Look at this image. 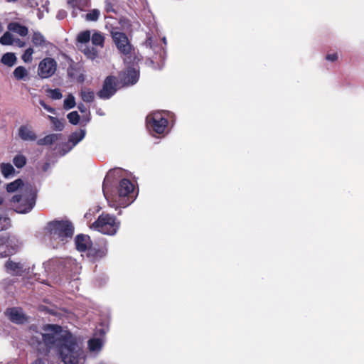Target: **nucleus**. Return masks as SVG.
Returning a JSON list of instances; mask_svg holds the SVG:
<instances>
[{
	"instance_id": "1",
	"label": "nucleus",
	"mask_w": 364,
	"mask_h": 364,
	"mask_svg": "<svg viewBox=\"0 0 364 364\" xmlns=\"http://www.w3.org/2000/svg\"><path fill=\"white\" fill-rule=\"evenodd\" d=\"M44 330L51 333L36 331L29 339V345L38 353L47 355L52 348H55L65 364H77L78 346L75 338L70 331H65L57 324H47Z\"/></svg>"
},
{
	"instance_id": "2",
	"label": "nucleus",
	"mask_w": 364,
	"mask_h": 364,
	"mask_svg": "<svg viewBox=\"0 0 364 364\" xmlns=\"http://www.w3.org/2000/svg\"><path fill=\"white\" fill-rule=\"evenodd\" d=\"M37 200V191L33 188L21 190L11 197H9V204L10 210H14L18 214H27L30 213L36 205Z\"/></svg>"
},
{
	"instance_id": "3",
	"label": "nucleus",
	"mask_w": 364,
	"mask_h": 364,
	"mask_svg": "<svg viewBox=\"0 0 364 364\" xmlns=\"http://www.w3.org/2000/svg\"><path fill=\"white\" fill-rule=\"evenodd\" d=\"M47 229L51 240H58L65 244L72 239L75 228L70 220H55L48 223Z\"/></svg>"
},
{
	"instance_id": "4",
	"label": "nucleus",
	"mask_w": 364,
	"mask_h": 364,
	"mask_svg": "<svg viewBox=\"0 0 364 364\" xmlns=\"http://www.w3.org/2000/svg\"><path fill=\"white\" fill-rule=\"evenodd\" d=\"M119 226L120 222L114 215L103 212L92 224L91 228L104 235H114L117 233Z\"/></svg>"
},
{
	"instance_id": "5",
	"label": "nucleus",
	"mask_w": 364,
	"mask_h": 364,
	"mask_svg": "<svg viewBox=\"0 0 364 364\" xmlns=\"http://www.w3.org/2000/svg\"><path fill=\"white\" fill-rule=\"evenodd\" d=\"M18 247V240L15 236L8 234L0 235V258L14 255Z\"/></svg>"
},
{
	"instance_id": "6",
	"label": "nucleus",
	"mask_w": 364,
	"mask_h": 364,
	"mask_svg": "<svg viewBox=\"0 0 364 364\" xmlns=\"http://www.w3.org/2000/svg\"><path fill=\"white\" fill-rule=\"evenodd\" d=\"M168 119L159 112L154 113L146 117L147 128L156 134H164L168 127Z\"/></svg>"
},
{
	"instance_id": "7",
	"label": "nucleus",
	"mask_w": 364,
	"mask_h": 364,
	"mask_svg": "<svg viewBox=\"0 0 364 364\" xmlns=\"http://www.w3.org/2000/svg\"><path fill=\"white\" fill-rule=\"evenodd\" d=\"M112 38L119 52L124 55H129L133 49L126 33L120 31H112Z\"/></svg>"
},
{
	"instance_id": "8",
	"label": "nucleus",
	"mask_w": 364,
	"mask_h": 364,
	"mask_svg": "<svg viewBox=\"0 0 364 364\" xmlns=\"http://www.w3.org/2000/svg\"><path fill=\"white\" fill-rule=\"evenodd\" d=\"M117 92V78L113 75L107 76L103 82L102 89L97 93L100 99L107 100Z\"/></svg>"
},
{
	"instance_id": "9",
	"label": "nucleus",
	"mask_w": 364,
	"mask_h": 364,
	"mask_svg": "<svg viewBox=\"0 0 364 364\" xmlns=\"http://www.w3.org/2000/svg\"><path fill=\"white\" fill-rule=\"evenodd\" d=\"M56 69V61L52 58H46L39 63L38 74L41 78H48L54 75Z\"/></svg>"
},
{
	"instance_id": "10",
	"label": "nucleus",
	"mask_w": 364,
	"mask_h": 364,
	"mask_svg": "<svg viewBox=\"0 0 364 364\" xmlns=\"http://www.w3.org/2000/svg\"><path fill=\"white\" fill-rule=\"evenodd\" d=\"M134 186L130 180L127 178H123L119 181L118 186V194L120 198L127 197V204L133 202L134 196L133 191Z\"/></svg>"
},
{
	"instance_id": "11",
	"label": "nucleus",
	"mask_w": 364,
	"mask_h": 364,
	"mask_svg": "<svg viewBox=\"0 0 364 364\" xmlns=\"http://www.w3.org/2000/svg\"><path fill=\"white\" fill-rule=\"evenodd\" d=\"M5 315L11 322L16 324H23L28 321V317L20 307L8 308L5 311Z\"/></svg>"
},
{
	"instance_id": "12",
	"label": "nucleus",
	"mask_w": 364,
	"mask_h": 364,
	"mask_svg": "<svg viewBox=\"0 0 364 364\" xmlns=\"http://www.w3.org/2000/svg\"><path fill=\"white\" fill-rule=\"evenodd\" d=\"M87 255L93 261L99 260L106 256L107 249L106 245H99L92 244L90 247L86 251Z\"/></svg>"
},
{
	"instance_id": "13",
	"label": "nucleus",
	"mask_w": 364,
	"mask_h": 364,
	"mask_svg": "<svg viewBox=\"0 0 364 364\" xmlns=\"http://www.w3.org/2000/svg\"><path fill=\"white\" fill-rule=\"evenodd\" d=\"M18 136L23 141H36L37 134L31 126L28 124L21 125L18 129Z\"/></svg>"
},
{
	"instance_id": "14",
	"label": "nucleus",
	"mask_w": 364,
	"mask_h": 364,
	"mask_svg": "<svg viewBox=\"0 0 364 364\" xmlns=\"http://www.w3.org/2000/svg\"><path fill=\"white\" fill-rule=\"evenodd\" d=\"M75 244L77 251L85 252L90 247L92 242L89 235L80 234L75 237Z\"/></svg>"
},
{
	"instance_id": "15",
	"label": "nucleus",
	"mask_w": 364,
	"mask_h": 364,
	"mask_svg": "<svg viewBox=\"0 0 364 364\" xmlns=\"http://www.w3.org/2000/svg\"><path fill=\"white\" fill-rule=\"evenodd\" d=\"M85 136V131L80 129L73 132L68 139V143L65 144L68 146V151L71 150L77 144H78Z\"/></svg>"
},
{
	"instance_id": "16",
	"label": "nucleus",
	"mask_w": 364,
	"mask_h": 364,
	"mask_svg": "<svg viewBox=\"0 0 364 364\" xmlns=\"http://www.w3.org/2000/svg\"><path fill=\"white\" fill-rule=\"evenodd\" d=\"M4 267L6 272L13 275H21L23 272V265L20 262H16L11 259L6 261Z\"/></svg>"
},
{
	"instance_id": "17",
	"label": "nucleus",
	"mask_w": 364,
	"mask_h": 364,
	"mask_svg": "<svg viewBox=\"0 0 364 364\" xmlns=\"http://www.w3.org/2000/svg\"><path fill=\"white\" fill-rule=\"evenodd\" d=\"M8 29L21 37H25L28 33V28L26 26L21 25L18 22H11L8 25Z\"/></svg>"
},
{
	"instance_id": "18",
	"label": "nucleus",
	"mask_w": 364,
	"mask_h": 364,
	"mask_svg": "<svg viewBox=\"0 0 364 364\" xmlns=\"http://www.w3.org/2000/svg\"><path fill=\"white\" fill-rule=\"evenodd\" d=\"M139 77V73L134 68H128L124 73V81L126 84L134 85L135 84Z\"/></svg>"
},
{
	"instance_id": "19",
	"label": "nucleus",
	"mask_w": 364,
	"mask_h": 364,
	"mask_svg": "<svg viewBox=\"0 0 364 364\" xmlns=\"http://www.w3.org/2000/svg\"><path fill=\"white\" fill-rule=\"evenodd\" d=\"M60 134H50L46 136L39 139L37 141V144L39 146H48L53 144L59 139Z\"/></svg>"
},
{
	"instance_id": "20",
	"label": "nucleus",
	"mask_w": 364,
	"mask_h": 364,
	"mask_svg": "<svg viewBox=\"0 0 364 364\" xmlns=\"http://www.w3.org/2000/svg\"><path fill=\"white\" fill-rule=\"evenodd\" d=\"M31 41L33 46L36 47L43 48L46 47L48 44L45 37L39 31L33 32Z\"/></svg>"
},
{
	"instance_id": "21",
	"label": "nucleus",
	"mask_w": 364,
	"mask_h": 364,
	"mask_svg": "<svg viewBox=\"0 0 364 364\" xmlns=\"http://www.w3.org/2000/svg\"><path fill=\"white\" fill-rule=\"evenodd\" d=\"M13 75L17 80H26L28 77V71L23 66H18L14 70Z\"/></svg>"
},
{
	"instance_id": "22",
	"label": "nucleus",
	"mask_w": 364,
	"mask_h": 364,
	"mask_svg": "<svg viewBox=\"0 0 364 364\" xmlns=\"http://www.w3.org/2000/svg\"><path fill=\"white\" fill-rule=\"evenodd\" d=\"M17 61V58L14 53H6L3 55L1 62L8 67L14 66Z\"/></svg>"
},
{
	"instance_id": "23",
	"label": "nucleus",
	"mask_w": 364,
	"mask_h": 364,
	"mask_svg": "<svg viewBox=\"0 0 364 364\" xmlns=\"http://www.w3.org/2000/svg\"><path fill=\"white\" fill-rule=\"evenodd\" d=\"M23 186V181L21 178H18L6 186V190L8 193L16 192L18 189L21 188Z\"/></svg>"
},
{
	"instance_id": "24",
	"label": "nucleus",
	"mask_w": 364,
	"mask_h": 364,
	"mask_svg": "<svg viewBox=\"0 0 364 364\" xmlns=\"http://www.w3.org/2000/svg\"><path fill=\"white\" fill-rule=\"evenodd\" d=\"M48 119L50 121L53 129L56 131H62L64 129L65 119H59L57 117L48 115Z\"/></svg>"
},
{
	"instance_id": "25",
	"label": "nucleus",
	"mask_w": 364,
	"mask_h": 364,
	"mask_svg": "<svg viewBox=\"0 0 364 364\" xmlns=\"http://www.w3.org/2000/svg\"><path fill=\"white\" fill-rule=\"evenodd\" d=\"M91 41L93 45L97 46L103 47L105 43V37L100 32H95L92 37Z\"/></svg>"
},
{
	"instance_id": "26",
	"label": "nucleus",
	"mask_w": 364,
	"mask_h": 364,
	"mask_svg": "<svg viewBox=\"0 0 364 364\" xmlns=\"http://www.w3.org/2000/svg\"><path fill=\"white\" fill-rule=\"evenodd\" d=\"M1 171L5 178H8L15 172L13 166L9 163H3L1 164Z\"/></svg>"
},
{
	"instance_id": "27",
	"label": "nucleus",
	"mask_w": 364,
	"mask_h": 364,
	"mask_svg": "<svg viewBox=\"0 0 364 364\" xmlns=\"http://www.w3.org/2000/svg\"><path fill=\"white\" fill-rule=\"evenodd\" d=\"M80 96L84 102H92L95 98V93L89 89H85L81 90Z\"/></svg>"
},
{
	"instance_id": "28",
	"label": "nucleus",
	"mask_w": 364,
	"mask_h": 364,
	"mask_svg": "<svg viewBox=\"0 0 364 364\" xmlns=\"http://www.w3.org/2000/svg\"><path fill=\"white\" fill-rule=\"evenodd\" d=\"M11 227V221L8 216H1L0 215V231L9 229Z\"/></svg>"
},
{
	"instance_id": "29",
	"label": "nucleus",
	"mask_w": 364,
	"mask_h": 364,
	"mask_svg": "<svg viewBox=\"0 0 364 364\" xmlns=\"http://www.w3.org/2000/svg\"><path fill=\"white\" fill-rule=\"evenodd\" d=\"M13 163L16 167L21 168L26 164V158L22 154H18L14 158Z\"/></svg>"
},
{
	"instance_id": "30",
	"label": "nucleus",
	"mask_w": 364,
	"mask_h": 364,
	"mask_svg": "<svg viewBox=\"0 0 364 364\" xmlns=\"http://www.w3.org/2000/svg\"><path fill=\"white\" fill-rule=\"evenodd\" d=\"M76 105L75 97L73 95L70 94L65 99L63 102V108L65 109H70Z\"/></svg>"
},
{
	"instance_id": "31",
	"label": "nucleus",
	"mask_w": 364,
	"mask_h": 364,
	"mask_svg": "<svg viewBox=\"0 0 364 364\" xmlns=\"http://www.w3.org/2000/svg\"><path fill=\"white\" fill-rule=\"evenodd\" d=\"M14 42V39L13 35L9 31L5 32L0 38V43L2 45H12Z\"/></svg>"
},
{
	"instance_id": "32",
	"label": "nucleus",
	"mask_w": 364,
	"mask_h": 364,
	"mask_svg": "<svg viewBox=\"0 0 364 364\" xmlns=\"http://www.w3.org/2000/svg\"><path fill=\"white\" fill-rule=\"evenodd\" d=\"M68 4L73 8H77L82 10L83 7L87 6V0H68Z\"/></svg>"
},
{
	"instance_id": "33",
	"label": "nucleus",
	"mask_w": 364,
	"mask_h": 364,
	"mask_svg": "<svg viewBox=\"0 0 364 364\" xmlns=\"http://www.w3.org/2000/svg\"><path fill=\"white\" fill-rule=\"evenodd\" d=\"M100 12L98 9H94L90 10L85 16V19L88 21H96L98 20Z\"/></svg>"
},
{
	"instance_id": "34",
	"label": "nucleus",
	"mask_w": 364,
	"mask_h": 364,
	"mask_svg": "<svg viewBox=\"0 0 364 364\" xmlns=\"http://www.w3.org/2000/svg\"><path fill=\"white\" fill-rule=\"evenodd\" d=\"M90 31L87 30L80 32L77 36V40L79 43H86L90 41Z\"/></svg>"
},
{
	"instance_id": "35",
	"label": "nucleus",
	"mask_w": 364,
	"mask_h": 364,
	"mask_svg": "<svg viewBox=\"0 0 364 364\" xmlns=\"http://www.w3.org/2000/svg\"><path fill=\"white\" fill-rule=\"evenodd\" d=\"M67 118L69 122L73 125H77L80 119V117L77 111H73L68 114Z\"/></svg>"
},
{
	"instance_id": "36",
	"label": "nucleus",
	"mask_w": 364,
	"mask_h": 364,
	"mask_svg": "<svg viewBox=\"0 0 364 364\" xmlns=\"http://www.w3.org/2000/svg\"><path fill=\"white\" fill-rule=\"evenodd\" d=\"M84 54L90 59H95L98 55L97 50L93 47H87L83 50Z\"/></svg>"
},
{
	"instance_id": "37",
	"label": "nucleus",
	"mask_w": 364,
	"mask_h": 364,
	"mask_svg": "<svg viewBox=\"0 0 364 364\" xmlns=\"http://www.w3.org/2000/svg\"><path fill=\"white\" fill-rule=\"evenodd\" d=\"M9 197L4 198V197L0 196V205H1L0 210L1 211L6 212V211L10 210V208H8L9 206H10V205L9 204Z\"/></svg>"
},
{
	"instance_id": "38",
	"label": "nucleus",
	"mask_w": 364,
	"mask_h": 364,
	"mask_svg": "<svg viewBox=\"0 0 364 364\" xmlns=\"http://www.w3.org/2000/svg\"><path fill=\"white\" fill-rule=\"evenodd\" d=\"M33 49L32 48H27L24 53L22 55V60L25 63H31L32 61V55L33 53Z\"/></svg>"
},
{
	"instance_id": "39",
	"label": "nucleus",
	"mask_w": 364,
	"mask_h": 364,
	"mask_svg": "<svg viewBox=\"0 0 364 364\" xmlns=\"http://www.w3.org/2000/svg\"><path fill=\"white\" fill-rule=\"evenodd\" d=\"M50 97L53 100H60L62 98L63 95L58 88L48 90Z\"/></svg>"
},
{
	"instance_id": "40",
	"label": "nucleus",
	"mask_w": 364,
	"mask_h": 364,
	"mask_svg": "<svg viewBox=\"0 0 364 364\" xmlns=\"http://www.w3.org/2000/svg\"><path fill=\"white\" fill-rule=\"evenodd\" d=\"M89 348L92 350H97L100 348L101 343L99 339H90L88 342Z\"/></svg>"
},
{
	"instance_id": "41",
	"label": "nucleus",
	"mask_w": 364,
	"mask_h": 364,
	"mask_svg": "<svg viewBox=\"0 0 364 364\" xmlns=\"http://www.w3.org/2000/svg\"><path fill=\"white\" fill-rule=\"evenodd\" d=\"M105 10L107 13H117L114 8V4L109 0H107L105 2Z\"/></svg>"
},
{
	"instance_id": "42",
	"label": "nucleus",
	"mask_w": 364,
	"mask_h": 364,
	"mask_svg": "<svg viewBox=\"0 0 364 364\" xmlns=\"http://www.w3.org/2000/svg\"><path fill=\"white\" fill-rule=\"evenodd\" d=\"M39 104L48 112L55 114V109L50 106L48 105L43 100H40Z\"/></svg>"
},
{
	"instance_id": "43",
	"label": "nucleus",
	"mask_w": 364,
	"mask_h": 364,
	"mask_svg": "<svg viewBox=\"0 0 364 364\" xmlns=\"http://www.w3.org/2000/svg\"><path fill=\"white\" fill-rule=\"evenodd\" d=\"M326 59L327 60L334 62V61L337 60L338 55H337V53L327 54L326 56Z\"/></svg>"
},
{
	"instance_id": "44",
	"label": "nucleus",
	"mask_w": 364,
	"mask_h": 364,
	"mask_svg": "<svg viewBox=\"0 0 364 364\" xmlns=\"http://www.w3.org/2000/svg\"><path fill=\"white\" fill-rule=\"evenodd\" d=\"M77 108L82 113L85 112L87 111V108L83 103L78 104Z\"/></svg>"
},
{
	"instance_id": "45",
	"label": "nucleus",
	"mask_w": 364,
	"mask_h": 364,
	"mask_svg": "<svg viewBox=\"0 0 364 364\" xmlns=\"http://www.w3.org/2000/svg\"><path fill=\"white\" fill-rule=\"evenodd\" d=\"M31 364H45V361L43 358H38L33 361Z\"/></svg>"
},
{
	"instance_id": "46",
	"label": "nucleus",
	"mask_w": 364,
	"mask_h": 364,
	"mask_svg": "<svg viewBox=\"0 0 364 364\" xmlns=\"http://www.w3.org/2000/svg\"><path fill=\"white\" fill-rule=\"evenodd\" d=\"M50 167V164L48 162H46L43 165V167H42V170L43 171H47L48 169Z\"/></svg>"
},
{
	"instance_id": "47",
	"label": "nucleus",
	"mask_w": 364,
	"mask_h": 364,
	"mask_svg": "<svg viewBox=\"0 0 364 364\" xmlns=\"http://www.w3.org/2000/svg\"><path fill=\"white\" fill-rule=\"evenodd\" d=\"M16 42L18 43L19 47H24L26 46V43L24 41H21L20 39H17Z\"/></svg>"
},
{
	"instance_id": "48",
	"label": "nucleus",
	"mask_w": 364,
	"mask_h": 364,
	"mask_svg": "<svg viewBox=\"0 0 364 364\" xmlns=\"http://www.w3.org/2000/svg\"><path fill=\"white\" fill-rule=\"evenodd\" d=\"M64 16H65V12L64 11H60L58 14V18L59 19H63L64 18Z\"/></svg>"
},
{
	"instance_id": "49",
	"label": "nucleus",
	"mask_w": 364,
	"mask_h": 364,
	"mask_svg": "<svg viewBox=\"0 0 364 364\" xmlns=\"http://www.w3.org/2000/svg\"><path fill=\"white\" fill-rule=\"evenodd\" d=\"M8 2H16L18 0H6Z\"/></svg>"
}]
</instances>
